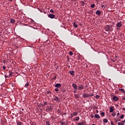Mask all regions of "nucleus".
<instances>
[{
	"label": "nucleus",
	"mask_w": 125,
	"mask_h": 125,
	"mask_svg": "<svg viewBox=\"0 0 125 125\" xmlns=\"http://www.w3.org/2000/svg\"><path fill=\"white\" fill-rule=\"evenodd\" d=\"M48 17H49V18H51V19H53L55 18V15L51 14H49L48 15Z\"/></svg>",
	"instance_id": "1"
},
{
	"label": "nucleus",
	"mask_w": 125,
	"mask_h": 125,
	"mask_svg": "<svg viewBox=\"0 0 125 125\" xmlns=\"http://www.w3.org/2000/svg\"><path fill=\"white\" fill-rule=\"evenodd\" d=\"M105 30L106 32H109L111 30V26L110 25H106L105 27Z\"/></svg>",
	"instance_id": "2"
},
{
	"label": "nucleus",
	"mask_w": 125,
	"mask_h": 125,
	"mask_svg": "<svg viewBox=\"0 0 125 125\" xmlns=\"http://www.w3.org/2000/svg\"><path fill=\"white\" fill-rule=\"evenodd\" d=\"M121 26H122V22H119L117 23V27H118V28H121Z\"/></svg>",
	"instance_id": "3"
},
{
	"label": "nucleus",
	"mask_w": 125,
	"mask_h": 125,
	"mask_svg": "<svg viewBox=\"0 0 125 125\" xmlns=\"http://www.w3.org/2000/svg\"><path fill=\"white\" fill-rule=\"evenodd\" d=\"M113 99V101H118V100H119V98L117 96H114Z\"/></svg>",
	"instance_id": "4"
},
{
	"label": "nucleus",
	"mask_w": 125,
	"mask_h": 125,
	"mask_svg": "<svg viewBox=\"0 0 125 125\" xmlns=\"http://www.w3.org/2000/svg\"><path fill=\"white\" fill-rule=\"evenodd\" d=\"M72 86L73 87H74V89H78V86H77V84L73 83L72 84Z\"/></svg>",
	"instance_id": "5"
},
{
	"label": "nucleus",
	"mask_w": 125,
	"mask_h": 125,
	"mask_svg": "<svg viewBox=\"0 0 125 125\" xmlns=\"http://www.w3.org/2000/svg\"><path fill=\"white\" fill-rule=\"evenodd\" d=\"M113 111H114V107L113 106L109 107L110 113H112V112H113Z\"/></svg>",
	"instance_id": "6"
},
{
	"label": "nucleus",
	"mask_w": 125,
	"mask_h": 125,
	"mask_svg": "<svg viewBox=\"0 0 125 125\" xmlns=\"http://www.w3.org/2000/svg\"><path fill=\"white\" fill-rule=\"evenodd\" d=\"M54 100L55 101H56V102H58V101H59V98L57 97H55V98H54Z\"/></svg>",
	"instance_id": "7"
},
{
	"label": "nucleus",
	"mask_w": 125,
	"mask_h": 125,
	"mask_svg": "<svg viewBox=\"0 0 125 125\" xmlns=\"http://www.w3.org/2000/svg\"><path fill=\"white\" fill-rule=\"evenodd\" d=\"M77 125H85V123L84 122H82L78 123Z\"/></svg>",
	"instance_id": "8"
},
{
	"label": "nucleus",
	"mask_w": 125,
	"mask_h": 125,
	"mask_svg": "<svg viewBox=\"0 0 125 125\" xmlns=\"http://www.w3.org/2000/svg\"><path fill=\"white\" fill-rule=\"evenodd\" d=\"M95 118H96V119H100V116L97 114H95Z\"/></svg>",
	"instance_id": "9"
},
{
	"label": "nucleus",
	"mask_w": 125,
	"mask_h": 125,
	"mask_svg": "<svg viewBox=\"0 0 125 125\" xmlns=\"http://www.w3.org/2000/svg\"><path fill=\"white\" fill-rule=\"evenodd\" d=\"M70 74L71 75V76H74L75 75V71H70Z\"/></svg>",
	"instance_id": "10"
},
{
	"label": "nucleus",
	"mask_w": 125,
	"mask_h": 125,
	"mask_svg": "<svg viewBox=\"0 0 125 125\" xmlns=\"http://www.w3.org/2000/svg\"><path fill=\"white\" fill-rule=\"evenodd\" d=\"M103 121L104 123H105V124H107V123H108V119H104Z\"/></svg>",
	"instance_id": "11"
},
{
	"label": "nucleus",
	"mask_w": 125,
	"mask_h": 125,
	"mask_svg": "<svg viewBox=\"0 0 125 125\" xmlns=\"http://www.w3.org/2000/svg\"><path fill=\"white\" fill-rule=\"evenodd\" d=\"M100 13H101V12L99 11V10H97L96 12V14H97V15H100Z\"/></svg>",
	"instance_id": "12"
},
{
	"label": "nucleus",
	"mask_w": 125,
	"mask_h": 125,
	"mask_svg": "<svg viewBox=\"0 0 125 125\" xmlns=\"http://www.w3.org/2000/svg\"><path fill=\"white\" fill-rule=\"evenodd\" d=\"M83 97H86V98H88V97H89V95L87 94H84Z\"/></svg>",
	"instance_id": "13"
},
{
	"label": "nucleus",
	"mask_w": 125,
	"mask_h": 125,
	"mask_svg": "<svg viewBox=\"0 0 125 125\" xmlns=\"http://www.w3.org/2000/svg\"><path fill=\"white\" fill-rule=\"evenodd\" d=\"M61 86V84L57 83L55 85V87H60Z\"/></svg>",
	"instance_id": "14"
},
{
	"label": "nucleus",
	"mask_w": 125,
	"mask_h": 125,
	"mask_svg": "<svg viewBox=\"0 0 125 125\" xmlns=\"http://www.w3.org/2000/svg\"><path fill=\"white\" fill-rule=\"evenodd\" d=\"M78 89H83V85H79L78 87Z\"/></svg>",
	"instance_id": "15"
},
{
	"label": "nucleus",
	"mask_w": 125,
	"mask_h": 125,
	"mask_svg": "<svg viewBox=\"0 0 125 125\" xmlns=\"http://www.w3.org/2000/svg\"><path fill=\"white\" fill-rule=\"evenodd\" d=\"M119 90L120 91H122L123 92V93H125V90H124V89L119 88Z\"/></svg>",
	"instance_id": "16"
},
{
	"label": "nucleus",
	"mask_w": 125,
	"mask_h": 125,
	"mask_svg": "<svg viewBox=\"0 0 125 125\" xmlns=\"http://www.w3.org/2000/svg\"><path fill=\"white\" fill-rule=\"evenodd\" d=\"M10 22L11 23H15V20L14 19H11Z\"/></svg>",
	"instance_id": "17"
},
{
	"label": "nucleus",
	"mask_w": 125,
	"mask_h": 125,
	"mask_svg": "<svg viewBox=\"0 0 125 125\" xmlns=\"http://www.w3.org/2000/svg\"><path fill=\"white\" fill-rule=\"evenodd\" d=\"M74 26H75V28H78V24H76V23H73Z\"/></svg>",
	"instance_id": "18"
},
{
	"label": "nucleus",
	"mask_w": 125,
	"mask_h": 125,
	"mask_svg": "<svg viewBox=\"0 0 125 125\" xmlns=\"http://www.w3.org/2000/svg\"><path fill=\"white\" fill-rule=\"evenodd\" d=\"M73 116H77L78 115V113L77 112H74L73 113Z\"/></svg>",
	"instance_id": "19"
},
{
	"label": "nucleus",
	"mask_w": 125,
	"mask_h": 125,
	"mask_svg": "<svg viewBox=\"0 0 125 125\" xmlns=\"http://www.w3.org/2000/svg\"><path fill=\"white\" fill-rule=\"evenodd\" d=\"M118 125H125V123H121L119 122V123H118Z\"/></svg>",
	"instance_id": "20"
},
{
	"label": "nucleus",
	"mask_w": 125,
	"mask_h": 125,
	"mask_svg": "<svg viewBox=\"0 0 125 125\" xmlns=\"http://www.w3.org/2000/svg\"><path fill=\"white\" fill-rule=\"evenodd\" d=\"M112 116L113 117H115V116H116V113L113 112V113H112Z\"/></svg>",
	"instance_id": "21"
},
{
	"label": "nucleus",
	"mask_w": 125,
	"mask_h": 125,
	"mask_svg": "<svg viewBox=\"0 0 125 125\" xmlns=\"http://www.w3.org/2000/svg\"><path fill=\"white\" fill-rule=\"evenodd\" d=\"M95 6V5L94 4L91 5V7H92V8H93Z\"/></svg>",
	"instance_id": "22"
},
{
	"label": "nucleus",
	"mask_w": 125,
	"mask_h": 125,
	"mask_svg": "<svg viewBox=\"0 0 125 125\" xmlns=\"http://www.w3.org/2000/svg\"><path fill=\"white\" fill-rule=\"evenodd\" d=\"M79 120H80V117H76V121H79Z\"/></svg>",
	"instance_id": "23"
},
{
	"label": "nucleus",
	"mask_w": 125,
	"mask_h": 125,
	"mask_svg": "<svg viewBox=\"0 0 125 125\" xmlns=\"http://www.w3.org/2000/svg\"><path fill=\"white\" fill-rule=\"evenodd\" d=\"M27 86H29V83H27L25 85V87H27Z\"/></svg>",
	"instance_id": "24"
},
{
	"label": "nucleus",
	"mask_w": 125,
	"mask_h": 125,
	"mask_svg": "<svg viewBox=\"0 0 125 125\" xmlns=\"http://www.w3.org/2000/svg\"><path fill=\"white\" fill-rule=\"evenodd\" d=\"M50 12H51V13H54V11L53 10H52V9H51V10H50Z\"/></svg>",
	"instance_id": "25"
},
{
	"label": "nucleus",
	"mask_w": 125,
	"mask_h": 125,
	"mask_svg": "<svg viewBox=\"0 0 125 125\" xmlns=\"http://www.w3.org/2000/svg\"><path fill=\"white\" fill-rule=\"evenodd\" d=\"M124 117H125L124 115H122L121 117H120V119H124Z\"/></svg>",
	"instance_id": "26"
},
{
	"label": "nucleus",
	"mask_w": 125,
	"mask_h": 125,
	"mask_svg": "<svg viewBox=\"0 0 125 125\" xmlns=\"http://www.w3.org/2000/svg\"><path fill=\"white\" fill-rule=\"evenodd\" d=\"M69 54H70V55H73V52L70 51L69 52Z\"/></svg>",
	"instance_id": "27"
},
{
	"label": "nucleus",
	"mask_w": 125,
	"mask_h": 125,
	"mask_svg": "<svg viewBox=\"0 0 125 125\" xmlns=\"http://www.w3.org/2000/svg\"><path fill=\"white\" fill-rule=\"evenodd\" d=\"M90 117L92 119H93V118H94V116L93 115H91Z\"/></svg>",
	"instance_id": "28"
},
{
	"label": "nucleus",
	"mask_w": 125,
	"mask_h": 125,
	"mask_svg": "<svg viewBox=\"0 0 125 125\" xmlns=\"http://www.w3.org/2000/svg\"><path fill=\"white\" fill-rule=\"evenodd\" d=\"M101 115L102 116H104V115H105V113L104 112H102Z\"/></svg>",
	"instance_id": "29"
},
{
	"label": "nucleus",
	"mask_w": 125,
	"mask_h": 125,
	"mask_svg": "<svg viewBox=\"0 0 125 125\" xmlns=\"http://www.w3.org/2000/svg\"><path fill=\"white\" fill-rule=\"evenodd\" d=\"M55 90V91H58L59 90L58 89V88H56Z\"/></svg>",
	"instance_id": "30"
},
{
	"label": "nucleus",
	"mask_w": 125,
	"mask_h": 125,
	"mask_svg": "<svg viewBox=\"0 0 125 125\" xmlns=\"http://www.w3.org/2000/svg\"><path fill=\"white\" fill-rule=\"evenodd\" d=\"M96 98H99V95H96Z\"/></svg>",
	"instance_id": "31"
},
{
	"label": "nucleus",
	"mask_w": 125,
	"mask_h": 125,
	"mask_svg": "<svg viewBox=\"0 0 125 125\" xmlns=\"http://www.w3.org/2000/svg\"><path fill=\"white\" fill-rule=\"evenodd\" d=\"M117 117H119V116H120V113H118L117 114Z\"/></svg>",
	"instance_id": "32"
},
{
	"label": "nucleus",
	"mask_w": 125,
	"mask_h": 125,
	"mask_svg": "<svg viewBox=\"0 0 125 125\" xmlns=\"http://www.w3.org/2000/svg\"><path fill=\"white\" fill-rule=\"evenodd\" d=\"M114 120H115V124H117L118 121H117V119L114 118Z\"/></svg>",
	"instance_id": "33"
},
{
	"label": "nucleus",
	"mask_w": 125,
	"mask_h": 125,
	"mask_svg": "<svg viewBox=\"0 0 125 125\" xmlns=\"http://www.w3.org/2000/svg\"><path fill=\"white\" fill-rule=\"evenodd\" d=\"M47 103L46 102H44V105H46Z\"/></svg>",
	"instance_id": "34"
},
{
	"label": "nucleus",
	"mask_w": 125,
	"mask_h": 125,
	"mask_svg": "<svg viewBox=\"0 0 125 125\" xmlns=\"http://www.w3.org/2000/svg\"><path fill=\"white\" fill-rule=\"evenodd\" d=\"M89 96H91V97L93 96V94L89 95Z\"/></svg>",
	"instance_id": "35"
},
{
	"label": "nucleus",
	"mask_w": 125,
	"mask_h": 125,
	"mask_svg": "<svg viewBox=\"0 0 125 125\" xmlns=\"http://www.w3.org/2000/svg\"><path fill=\"white\" fill-rule=\"evenodd\" d=\"M3 69L5 70V67L4 66L3 67Z\"/></svg>",
	"instance_id": "36"
},
{
	"label": "nucleus",
	"mask_w": 125,
	"mask_h": 125,
	"mask_svg": "<svg viewBox=\"0 0 125 125\" xmlns=\"http://www.w3.org/2000/svg\"><path fill=\"white\" fill-rule=\"evenodd\" d=\"M99 111H98V110H96V113H99Z\"/></svg>",
	"instance_id": "37"
},
{
	"label": "nucleus",
	"mask_w": 125,
	"mask_h": 125,
	"mask_svg": "<svg viewBox=\"0 0 125 125\" xmlns=\"http://www.w3.org/2000/svg\"><path fill=\"white\" fill-rule=\"evenodd\" d=\"M123 110L124 111H125V108H123Z\"/></svg>",
	"instance_id": "38"
},
{
	"label": "nucleus",
	"mask_w": 125,
	"mask_h": 125,
	"mask_svg": "<svg viewBox=\"0 0 125 125\" xmlns=\"http://www.w3.org/2000/svg\"><path fill=\"white\" fill-rule=\"evenodd\" d=\"M12 74V73H10V76H11Z\"/></svg>",
	"instance_id": "39"
},
{
	"label": "nucleus",
	"mask_w": 125,
	"mask_h": 125,
	"mask_svg": "<svg viewBox=\"0 0 125 125\" xmlns=\"http://www.w3.org/2000/svg\"><path fill=\"white\" fill-rule=\"evenodd\" d=\"M123 100H125V98H123Z\"/></svg>",
	"instance_id": "40"
},
{
	"label": "nucleus",
	"mask_w": 125,
	"mask_h": 125,
	"mask_svg": "<svg viewBox=\"0 0 125 125\" xmlns=\"http://www.w3.org/2000/svg\"><path fill=\"white\" fill-rule=\"evenodd\" d=\"M125 121H124L123 123L125 124Z\"/></svg>",
	"instance_id": "41"
},
{
	"label": "nucleus",
	"mask_w": 125,
	"mask_h": 125,
	"mask_svg": "<svg viewBox=\"0 0 125 125\" xmlns=\"http://www.w3.org/2000/svg\"><path fill=\"white\" fill-rule=\"evenodd\" d=\"M5 78H7V76H5Z\"/></svg>",
	"instance_id": "42"
}]
</instances>
